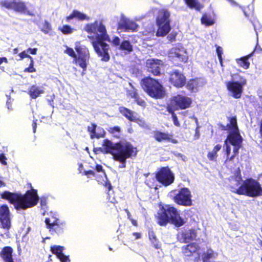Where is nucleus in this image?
Instances as JSON below:
<instances>
[{
    "label": "nucleus",
    "mask_w": 262,
    "mask_h": 262,
    "mask_svg": "<svg viewBox=\"0 0 262 262\" xmlns=\"http://www.w3.org/2000/svg\"><path fill=\"white\" fill-rule=\"evenodd\" d=\"M83 175H85V176L91 175L94 177L95 176V172L93 170H88V171L84 170L83 171Z\"/></svg>",
    "instance_id": "57"
},
{
    "label": "nucleus",
    "mask_w": 262,
    "mask_h": 262,
    "mask_svg": "<svg viewBox=\"0 0 262 262\" xmlns=\"http://www.w3.org/2000/svg\"><path fill=\"white\" fill-rule=\"evenodd\" d=\"M162 64V61L158 59H149L146 61L148 70L156 76L160 74V68Z\"/></svg>",
    "instance_id": "18"
},
{
    "label": "nucleus",
    "mask_w": 262,
    "mask_h": 262,
    "mask_svg": "<svg viewBox=\"0 0 262 262\" xmlns=\"http://www.w3.org/2000/svg\"><path fill=\"white\" fill-rule=\"evenodd\" d=\"M201 22L206 26H210L214 24V20L210 16L205 14L202 17Z\"/></svg>",
    "instance_id": "39"
},
{
    "label": "nucleus",
    "mask_w": 262,
    "mask_h": 262,
    "mask_svg": "<svg viewBox=\"0 0 262 262\" xmlns=\"http://www.w3.org/2000/svg\"><path fill=\"white\" fill-rule=\"evenodd\" d=\"M154 138L159 142L169 141L174 144L178 143V141L176 139H172V135L159 131L155 132Z\"/></svg>",
    "instance_id": "23"
},
{
    "label": "nucleus",
    "mask_w": 262,
    "mask_h": 262,
    "mask_svg": "<svg viewBox=\"0 0 262 262\" xmlns=\"http://www.w3.org/2000/svg\"><path fill=\"white\" fill-rule=\"evenodd\" d=\"M44 88L42 86L33 85L29 89V94L32 99H35L39 97L40 94L44 93Z\"/></svg>",
    "instance_id": "28"
},
{
    "label": "nucleus",
    "mask_w": 262,
    "mask_h": 262,
    "mask_svg": "<svg viewBox=\"0 0 262 262\" xmlns=\"http://www.w3.org/2000/svg\"><path fill=\"white\" fill-rule=\"evenodd\" d=\"M85 30L89 34V37L92 39V43L95 51L101 59L104 61L110 60L108 53L109 46L104 41H111L106 33L105 27L102 23L98 21L88 24L85 27Z\"/></svg>",
    "instance_id": "1"
},
{
    "label": "nucleus",
    "mask_w": 262,
    "mask_h": 262,
    "mask_svg": "<svg viewBox=\"0 0 262 262\" xmlns=\"http://www.w3.org/2000/svg\"><path fill=\"white\" fill-rule=\"evenodd\" d=\"M108 195V196L107 198L108 201L113 204H115L116 203V200H115V199L114 197V196H111V194H110V193ZM112 195H113V194H112Z\"/></svg>",
    "instance_id": "58"
},
{
    "label": "nucleus",
    "mask_w": 262,
    "mask_h": 262,
    "mask_svg": "<svg viewBox=\"0 0 262 262\" xmlns=\"http://www.w3.org/2000/svg\"><path fill=\"white\" fill-rule=\"evenodd\" d=\"M64 249V248L63 247L60 246H54L51 247V250L52 253L55 254L61 262H70L68 256L64 255L62 253Z\"/></svg>",
    "instance_id": "24"
},
{
    "label": "nucleus",
    "mask_w": 262,
    "mask_h": 262,
    "mask_svg": "<svg viewBox=\"0 0 262 262\" xmlns=\"http://www.w3.org/2000/svg\"><path fill=\"white\" fill-rule=\"evenodd\" d=\"M105 134V132L104 129L101 127H97L96 133L95 134V138H99L104 137Z\"/></svg>",
    "instance_id": "41"
},
{
    "label": "nucleus",
    "mask_w": 262,
    "mask_h": 262,
    "mask_svg": "<svg viewBox=\"0 0 262 262\" xmlns=\"http://www.w3.org/2000/svg\"><path fill=\"white\" fill-rule=\"evenodd\" d=\"M133 234L134 236H135L136 239H138V238H140L141 237V234L139 233L135 232V233H133Z\"/></svg>",
    "instance_id": "63"
},
{
    "label": "nucleus",
    "mask_w": 262,
    "mask_h": 262,
    "mask_svg": "<svg viewBox=\"0 0 262 262\" xmlns=\"http://www.w3.org/2000/svg\"><path fill=\"white\" fill-rule=\"evenodd\" d=\"M240 194L255 197L262 195V188L260 184L253 179H248L244 181V187L239 190Z\"/></svg>",
    "instance_id": "9"
},
{
    "label": "nucleus",
    "mask_w": 262,
    "mask_h": 262,
    "mask_svg": "<svg viewBox=\"0 0 262 262\" xmlns=\"http://www.w3.org/2000/svg\"><path fill=\"white\" fill-rule=\"evenodd\" d=\"M141 84L143 90L152 97L160 98L165 95L163 86L154 79L145 78L141 81Z\"/></svg>",
    "instance_id": "7"
},
{
    "label": "nucleus",
    "mask_w": 262,
    "mask_h": 262,
    "mask_svg": "<svg viewBox=\"0 0 262 262\" xmlns=\"http://www.w3.org/2000/svg\"><path fill=\"white\" fill-rule=\"evenodd\" d=\"M151 243L152 244L153 246L156 249H158L160 248L161 245H160V243H159V242L157 241V239H156V242H155L154 241H152V242H151Z\"/></svg>",
    "instance_id": "56"
},
{
    "label": "nucleus",
    "mask_w": 262,
    "mask_h": 262,
    "mask_svg": "<svg viewBox=\"0 0 262 262\" xmlns=\"http://www.w3.org/2000/svg\"><path fill=\"white\" fill-rule=\"evenodd\" d=\"M176 36L177 34L176 33L171 32V33L168 35L167 38L169 41L172 42L175 40Z\"/></svg>",
    "instance_id": "51"
},
{
    "label": "nucleus",
    "mask_w": 262,
    "mask_h": 262,
    "mask_svg": "<svg viewBox=\"0 0 262 262\" xmlns=\"http://www.w3.org/2000/svg\"><path fill=\"white\" fill-rule=\"evenodd\" d=\"M111 42L113 43L114 46H119L120 43V38L118 37H115L113 38Z\"/></svg>",
    "instance_id": "53"
},
{
    "label": "nucleus",
    "mask_w": 262,
    "mask_h": 262,
    "mask_svg": "<svg viewBox=\"0 0 262 262\" xmlns=\"http://www.w3.org/2000/svg\"><path fill=\"white\" fill-rule=\"evenodd\" d=\"M25 71H27V72H30V73L34 72L35 71V69L33 67V59H32L31 60V63H30V64L29 67L28 68L26 69Z\"/></svg>",
    "instance_id": "50"
},
{
    "label": "nucleus",
    "mask_w": 262,
    "mask_h": 262,
    "mask_svg": "<svg viewBox=\"0 0 262 262\" xmlns=\"http://www.w3.org/2000/svg\"><path fill=\"white\" fill-rule=\"evenodd\" d=\"M216 53L221 66H223V58L222 57L223 54V49L221 47H217L216 48Z\"/></svg>",
    "instance_id": "44"
},
{
    "label": "nucleus",
    "mask_w": 262,
    "mask_h": 262,
    "mask_svg": "<svg viewBox=\"0 0 262 262\" xmlns=\"http://www.w3.org/2000/svg\"><path fill=\"white\" fill-rule=\"evenodd\" d=\"M157 179L159 182L165 186L171 184L174 180L173 173L168 167H163L156 174Z\"/></svg>",
    "instance_id": "13"
},
{
    "label": "nucleus",
    "mask_w": 262,
    "mask_h": 262,
    "mask_svg": "<svg viewBox=\"0 0 262 262\" xmlns=\"http://www.w3.org/2000/svg\"><path fill=\"white\" fill-rule=\"evenodd\" d=\"M196 237V233L194 229L185 230L178 234L179 241L184 243L193 240Z\"/></svg>",
    "instance_id": "21"
},
{
    "label": "nucleus",
    "mask_w": 262,
    "mask_h": 262,
    "mask_svg": "<svg viewBox=\"0 0 262 262\" xmlns=\"http://www.w3.org/2000/svg\"><path fill=\"white\" fill-rule=\"evenodd\" d=\"M76 18L78 20H89L90 17L85 13L77 10H74L68 16L66 17V20L70 21L72 19Z\"/></svg>",
    "instance_id": "27"
},
{
    "label": "nucleus",
    "mask_w": 262,
    "mask_h": 262,
    "mask_svg": "<svg viewBox=\"0 0 262 262\" xmlns=\"http://www.w3.org/2000/svg\"><path fill=\"white\" fill-rule=\"evenodd\" d=\"M14 4V0H0V6L9 10H12Z\"/></svg>",
    "instance_id": "38"
},
{
    "label": "nucleus",
    "mask_w": 262,
    "mask_h": 262,
    "mask_svg": "<svg viewBox=\"0 0 262 262\" xmlns=\"http://www.w3.org/2000/svg\"><path fill=\"white\" fill-rule=\"evenodd\" d=\"M138 26L133 20L127 18L124 15L122 14L121 19L118 23V29L123 30L125 32H134L138 29Z\"/></svg>",
    "instance_id": "16"
},
{
    "label": "nucleus",
    "mask_w": 262,
    "mask_h": 262,
    "mask_svg": "<svg viewBox=\"0 0 262 262\" xmlns=\"http://www.w3.org/2000/svg\"><path fill=\"white\" fill-rule=\"evenodd\" d=\"M119 49L126 53H129L133 51V46L129 41L124 40L120 44Z\"/></svg>",
    "instance_id": "37"
},
{
    "label": "nucleus",
    "mask_w": 262,
    "mask_h": 262,
    "mask_svg": "<svg viewBox=\"0 0 262 262\" xmlns=\"http://www.w3.org/2000/svg\"><path fill=\"white\" fill-rule=\"evenodd\" d=\"M7 158L5 156L4 154H0V162L3 165H7Z\"/></svg>",
    "instance_id": "48"
},
{
    "label": "nucleus",
    "mask_w": 262,
    "mask_h": 262,
    "mask_svg": "<svg viewBox=\"0 0 262 262\" xmlns=\"http://www.w3.org/2000/svg\"><path fill=\"white\" fill-rule=\"evenodd\" d=\"M104 153L111 154L115 160L121 162L120 168L125 167V162L127 158L136 154V149L128 142L114 143L108 139L103 141L102 147L99 149Z\"/></svg>",
    "instance_id": "2"
},
{
    "label": "nucleus",
    "mask_w": 262,
    "mask_h": 262,
    "mask_svg": "<svg viewBox=\"0 0 262 262\" xmlns=\"http://www.w3.org/2000/svg\"><path fill=\"white\" fill-rule=\"evenodd\" d=\"M191 103L190 98L183 95H178L171 98L167 110L169 113H172L174 110L186 109L190 106Z\"/></svg>",
    "instance_id": "10"
},
{
    "label": "nucleus",
    "mask_w": 262,
    "mask_h": 262,
    "mask_svg": "<svg viewBox=\"0 0 262 262\" xmlns=\"http://www.w3.org/2000/svg\"><path fill=\"white\" fill-rule=\"evenodd\" d=\"M128 94L131 97L136 98L138 97L136 90L134 88H132V90L128 91Z\"/></svg>",
    "instance_id": "49"
},
{
    "label": "nucleus",
    "mask_w": 262,
    "mask_h": 262,
    "mask_svg": "<svg viewBox=\"0 0 262 262\" xmlns=\"http://www.w3.org/2000/svg\"><path fill=\"white\" fill-rule=\"evenodd\" d=\"M157 219L158 224L161 226H165L168 223H170L179 227L185 223L184 219L180 216L177 209L170 205H164L160 207Z\"/></svg>",
    "instance_id": "5"
},
{
    "label": "nucleus",
    "mask_w": 262,
    "mask_h": 262,
    "mask_svg": "<svg viewBox=\"0 0 262 262\" xmlns=\"http://www.w3.org/2000/svg\"><path fill=\"white\" fill-rule=\"evenodd\" d=\"M135 99L136 102H137V103L138 105L142 106H145V102L143 100L138 98V97L137 98H136Z\"/></svg>",
    "instance_id": "54"
},
{
    "label": "nucleus",
    "mask_w": 262,
    "mask_h": 262,
    "mask_svg": "<svg viewBox=\"0 0 262 262\" xmlns=\"http://www.w3.org/2000/svg\"><path fill=\"white\" fill-rule=\"evenodd\" d=\"M119 111L124 117L130 121L137 120V114L133 112L126 107H120Z\"/></svg>",
    "instance_id": "29"
},
{
    "label": "nucleus",
    "mask_w": 262,
    "mask_h": 262,
    "mask_svg": "<svg viewBox=\"0 0 262 262\" xmlns=\"http://www.w3.org/2000/svg\"><path fill=\"white\" fill-rule=\"evenodd\" d=\"M217 255V253L211 249H208L203 252L201 257L203 262H215Z\"/></svg>",
    "instance_id": "25"
},
{
    "label": "nucleus",
    "mask_w": 262,
    "mask_h": 262,
    "mask_svg": "<svg viewBox=\"0 0 262 262\" xmlns=\"http://www.w3.org/2000/svg\"><path fill=\"white\" fill-rule=\"evenodd\" d=\"M149 237L151 242H152V241L156 242L157 238L153 232L151 231L149 232Z\"/></svg>",
    "instance_id": "55"
},
{
    "label": "nucleus",
    "mask_w": 262,
    "mask_h": 262,
    "mask_svg": "<svg viewBox=\"0 0 262 262\" xmlns=\"http://www.w3.org/2000/svg\"><path fill=\"white\" fill-rule=\"evenodd\" d=\"M252 53L242 57L241 58L236 59V61L239 66L246 70L249 68L250 62L248 61V59L252 56Z\"/></svg>",
    "instance_id": "34"
},
{
    "label": "nucleus",
    "mask_w": 262,
    "mask_h": 262,
    "mask_svg": "<svg viewBox=\"0 0 262 262\" xmlns=\"http://www.w3.org/2000/svg\"><path fill=\"white\" fill-rule=\"evenodd\" d=\"M172 114V118L174 124L177 126H180V124L179 123L178 118L176 115L173 113V112L171 113Z\"/></svg>",
    "instance_id": "52"
},
{
    "label": "nucleus",
    "mask_w": 262,
    "mask_h": 262,
    "mask_svg": "<svg viewBox=\"0 0 262 262\" xmlns=\"http://www.w3.org/2000/svg\"><path fill=\"white\" fill-rule=\"evenodd\" d=\"M59 29L63 34H71L73 32L74 30L73 28L68 25H64Z\"/></svg>",
    "instance_id": "43"
},
{
    "label": "nucleus",
    "mask_w": 262,
    "mask_h": 262,
    "mask_svg": "<svg viewBox=\"0 0 262 262\" xmlns=\"http://www.w3.org/2000/svg\"><path fill=\"white\" fill-rule=\"evenodd\" d=\"M12 10L15 12L27 14L29 16H34V13L28 10L26 3L23 1H16L14 0V4Z\"/></svg>",
    "instance_id": "19"
},
{
    "label": "nucleus",
    "mask_w": 262,
    "mask_h": 262,
    "mask_svg": "<svg viewBox=\"0 0 262 262\" xmlns=\"http://www.w3.org/2000/svg\"><path fill=\"white\" fill-rule=\"evenodd\" d=\"M222 145L220 144L216 145L211 151L208 152L207 157L210 161H215L217 157V152L221 150Z\"/></svg>",
    "instance_id": "35"
},
{
    "label": "nucleus",
    "mask_w": 262,
    "mask_h": 262,
    "mask_svg": "<svg viewBox=\"0 0 262 262\" xmlns=\"http://www.w3.org/2000/svg\"><path fill=\"white\" fill-rule=\"evenodd\" d=\"M1 196L2 199L9 201L17 211L35 206L39 199L37 191L34 189L27 191L25 194L5 191Z\"/></svg>",
    "instance_id": "3"
},
{
    "label": "nucleus",
    "mask_w": 262,
    "mask_h": 262,
    "mask_svg": "<svg viewBox=\"0 0 262 262\" xmlns=\"http://www.w3.org/2000/svg\"><path fill=\"white\" fill-rule=\"evenodd\" d=\"M169 56L172 58H176L179 61L186 62L188 59L186 50L181 45H178L171 49Z\"/></svg>",
    "instance_id": "15"
},
{
    "label": "nucleus",
    "mask_w": 262,
    "mask_h": 262,
    "mask_svg": "<svg viewBox=\"0 0 262 262\" xmlns=\"http://www.w3.org/2000/svg\"><path fill=\"white\" fill-rule=\"evenodd\" d=\"M57 215L56 213L50 212V216L46 218L45 220V223L48 228L50 229L51 227H52L60 221L57 218Z\"/></svg>",
    "instance_id": "33"
},
{
    "label": "nucleus",
    "mask_w": 262,
    "mask_h": 262,
    "mask_svg": "<svg viewBox=\"0 0 262 262\" xmlns=\"http://www.w3.org/2000/svg\"><path fill=\"white\" fill-rule=\"evenodd\" d=\"M97 126L95 124H92L91 126H88V130L90 134V137L92 139L95 138V134L96 133Z\"/></svg>",
    "instance_id": "42"
},
{
    "label": "nucleus",
    "mask_w": 262,
    "mask_h": 262,
    "mask_svg": "<svg viewBox=\"0 0 262 262\" xmlns=\"http://www.w3.org/2000/svg\"><path fill=\"white\" fill-rule=\"evenodd\" d=\"M232 80L226 82V86L229 95L235 99L242 97L244 87L247 84L246 79L239 74H234L231 75Z\"/></svg>",
    "instance_id": "6"
},
{
    "label": "nucleus",
    "mask_w": 262,
    "mask_h": 262,
    "mask_svg": "<svg viewBox=\"0 0 262 262\" xmlns=\"http://www.w3.org/2000/svg\"><path fill=\"white\" fill-rule=\"evenodd\" d=\"M3 62H7V59L6 57H0V64H2Z\"/></svg>",
    "instance_id": "64"
},
{
    "label": "nucleus",
    "mask_w": 262,
    "mask_h": 262,
    "mask_svg": "<svg viewBox=\"0 0 262 262\" xmlns=\"http://www.w3.org/2000/svg\"><path fill=\"white\" fill-rule=\"evenodd\" d=\"M13 250L10 247L3 248L1 252V256L5 262H13L12 258Z\"/></svg>",
    "instance_id": "30"
},
{
    "label": "nucleus",
    "mask_w": 262,
    "mask_h": 262,
    "mask_svg": "<svg viewBox=\"0 0 262 262\" xmlns=\"http://www.w3.org/2000/svg\"><path fill=\"white\" fill-rule=\"evenodd\" d=\"M78 170L79 173H80L82 175H83V171L84 170H83V165L82 164H79V167H78Z\"/></svg>",
    "instance_id": "61"
},
{
    "label": "nucleus",
    "mask_w": 262,
    "mask_h": 262,
    "mask_svg": "<svg viewBox=\"0 0 262 262\" xmlns=\"http://www.w3.org/2000/svg\"><path fill=\"white\" fill-rule=\"evenodd\" d=\"M205 83L203 79H192L188 81L187 88L188 90L193 92L198 91L199 88L202 87Z\"/></svg>",
    "instance_id": "26"
},
{
    "label": "nucleus",
    "mask_w": 262,
    "mask_h": 262,
    "mask_svg": "<svg viewBox=\"0 0 262 262\" xmlns=\"http://www.w3.org/2000/svg\"><path fill=\"white\" fill-rule=\"evenodd\" d=\"M96 170L98 172H101V177L103 178V182H101V183L105 185V187L107 188L109 191L111 190V189H112L111 184L110 182L107 181L106 174L103 170L102 166L100 165H97L96 166Z\"/></svg>",
    "instance_id": "31"
},
{
    "label": "nucleus",
    "mask_w": 262,
    "mask_h": 262,
    "mask_svg": "<svg viewBox=\"0 0 262 262\" xmlns=\"http://www.w3.org/2000/svg\"><path fill=\"white\" fill-rule=\"evenodd\" d=\"M4 179L3 177L0 176V187H5L6 186Z\"/></svg>",
    "instance_id": "59"
},
{
    "label": "nucleus",
    "mask_w": 262,
    "mask_h": 262,
    "mask_svg": "<svg viewBox=\"0 0 262 262\" xmlns=\"http://www.w3.org/2000/svg\"><path fill=\"white\" fill-rule=\"evenodd\" d=\"M28 52H27V51H24L23 52H22L21 53H20L18 56L20 57V59H24V58H26V57H27V58H29V59H31V60L32 59V57L30 56V55H29L27 53Z\"/></svg>",
    "instance_id": "47"
},
{
    "label": "nucleus",
    "mask_w": 262,
    "mask_h": 262,
    "mask_svg": "<svg viewBox=\"0 0 262 262\" xmlns=\"http://www.w3.org/2000/svg\"><path fill=\"white\" fill-rule=\"evenodd\" d=\"M133 122H137L140 126L143 128H147L148 127L147 125L144 120L139 118L138 114L137 115V120L133 121Z\"/></svg>",
    "instance_id": "46"
},
{
    "label": "nucleus",
    "mask_w": 262,
    "mask_h": 262,
    "mask_svg": "<svg viewBox=\"0 0 262 262\" xmlns=\"http://www.w3.org/2000/svg\"><path fill=\"white\" fill-rule=\"evenodd\" d=\"M228 126V135L224 142V148L227 155L226 160H232L241 147L242 138L239 133L236 119L231 118Z\"/></svg>",
    "instance_id": "4"
},
{
    "label": "nucleus",
    "mask_w": 262,
    "mask_h": 262,
    "mask_svg": "<svg viewBox=\"0 0 262 262\" xmlns=\"http://www.w3.org/2000/svg\"><path fill=\"white\" fill-rule=\"evenodd\" d=\"M108 131L116 138H119L121 135V128L119 126L110 127Z\"/></svg>",
    "instance_id": "40"
},
{
    "label": "nucleus",
    "mask_w": 262,
    "mask_h": 262,
    "mask_svg": "<svg viewBox=\"0 0 262 262\" xmlns=\"http://www.w3.org/2000/svg\"><path fill=\"white\" fill-rule=\"evenodd\" d=\"M66 228V223L60 221L49 229L50 231L55 232L57 234H61Z\"/></svg>",
    "instance_id": "32"
},
{
    "label": "nucleus",
    "mask_w": 262,
    "mask_h": 262,
    "mask_svg": "<svg viewBox=\"0 0 262 262\" xmlns=\"http://www.w3.org/2000/svg\"><path fill=\"white\" fill-rule=\"evenodd\" d=\"M186 5L191 9H195L200 10L202 8V6L199 3L198 0H184Z\"/></svg>",
    "instance_id": "36"
},
{
    "label": "nucleus",
    "mask_w": 262,
    "mask_h": 262,
    "mask_svg": "<svg viewBox=\"0 0 262 262\" xmlns=\"http://www.w3.org/2000/svg\"><path fill=\"white\" fill-rule=\"evenodd\" d=\"M169 17L170 13L167 10L162 9L159 12L156 19L158 26L156 35L158 37L165 36L170 31Z\"/></svg>",
    "instance_id": "8"
},
{
    "label": "nucleus",
    "mask_w": 262,
    "mask_h": 262,
    "mask_svg": "<svg viewBox=\"0 0 262 262\" xmlns=\"http://www.w3.org/2000/svg\"><path fill=\"white\" fill-rule=\"evenodd\" d=\"M66 50L64 51V53L74 58L76 54L74 52V50L71 48L68 47L67 46H66Z\"/></svg>",
    "instance_id": "45"
},
{
    "label": "nucleus",
    "mask_w": 262,
    "mask_h": 262,
    "mask_svg": "<svg viewBox=\"0 0 262 262\" xmlns=\"http://www.w3.org/2000/svg\"><path fill=\"white\" fill-rule=\"evenodd\" d=\"M125 212L127 214V219L128 220H130L132 219V216H131V214L129 212L128 210L126 209L124 210Z\"/></svg>",
    "instance_id": "62"
},
{
    "label": "nucleus",
    "mask_w": 262,
    "mask_h": 262,
    "mask_svg": "<svg viewBox=\"0 0 262 262\" xmlns=\"http://www.w3.org/2000/svg\"><path fill=\"white\" fill-rule=\"evenodd\" d=\"M192 195L190 190L187 188L181 189L173 198L174 202L178 205L184 206L192 205Z\"/></svg>",
    "instance_id": "12"
},
{
    "label": "nucleus",
    "mask_w": 262,
    "mask_h": 262,
    "mask_svg": "<svg viewBox=\"0 0 262 262\" xmlns=\"http://www.w3.org/2000/svg\"><path fill=\"white\" fill-rule=\"evenodd\" d=\"M75 48L77 53L74 58L75 64L85 71L90 59L89 51L84 46H80L77 43L76 44Z\"/></svg>",
    "instance_id": "11"
},
{
    "label": "nucleus",
    "mask_w": 262,
    "mask_h": 262,
    "mask_svg": "<svg viewBox=\"0 0 262 262\" xmlns=\"http://www.w3.org/2000/svg\"><path fill=\"white\" fill-rule=\"evenodd\" d=\"M244 182L242 179V178L239 176H236L232 177L230 179V186L231 189V191L240 194L239 190L241 188L244 187Z\"/></svg>",
    "instance_id": "20"
},
{
    "label": "nucleus",
    "mask_w": 262,
    "mask_h": 262,
    "mask_svg": "<svg viewBox=\"0 0 262 262\" xmlns=\"http://www.w3.org/2000/svg\"><path fill=\"white\" fill-rule=\"evenodd\" d=\"M200 249L199 245L195 243H192L188 244L182 248L183 253L185 256H191L194 253H197L199 255L198 252Z\"/></svg>",
    "instance_id": "22"
},
{
    "label": "nucleus",
    "mask_w": 262,
    "mask_h": 262,
    "mask_svg": "<svg viewBox=\"0 0 262 262\" xmlns=\"http://www.w3.org/2000/svg\"><path fill=\"white\" fill-rule=\"evenodd\" d=\"M37 48H33V49H31V48H29L28 50H27V52H30V53L31 54H36V52H37Z\"/></svg>",
    "instance_id": "60"
},
{
    "label": "nucleus",
    "mask_w": 262,
    "mask_h": 262,
    "mask_svg": "<svg viewBox=\"0 0 262 262\" xmlns=\"http://www.w3.org/2000/svg\"><path fill=\"white\" fill-rule=\"evenodd\" d=\"M170 83L177 88H182L186 82V78L183 73L177 70L169 73Z\"/></svg>",
    "instance_id": "14"
},
{
    "label": "nucleus",
    "mask_w": 262,
    "mask_h": 262,
    "mask_svg": "<svg viewBox=\"0 0 262 262\" xmlns=\"http://www.w3.org/2000/svg\"><path fill=\"white\" fill-rule=\"evenodd\" d=\"M0 221L2 227L9 229L11 227L10 211L8 207L4 205L0 207Z\"/></svg>",
    "instance_id": "17"
}]
</instances>
